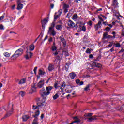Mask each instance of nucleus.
Returning a JSON list of instances; mask_svg holds the SVG:
<instances>
[{"label":"nucleus","instance_id":"nucleus-39","mask_svg":"<svg viewBox=\"0 0 124 124\" xmlns=\"http://www.w3.org/2000/svg\"><path fill=\"white\" fill-rule=\"evenodd\" d=\"M46 22H48V19L45 18L44 20L41 21V23H44V24H46Z\"/></svg>","mask_w":124,"mask_h":124},{"label":"nucleus","instance_id":"nucleus-45","mask_svg":"<svg viewBox=\"0 0 124 124\" xmlns=\"http://www.w3.org/2000/svg\"><path fill=\"white\" fill-rule=\"evenodd\" d=\"M115 46H116V47H121V44H120L119 43H116V44H115Z\"/></svg>","mask_w":124,"mask_h":124},{"label":"nucleus","instance_id":"nucleus-24","mask_svg":"<svg viewBox=\"0 0 124 124\" xmlns=\"http://www.w3.org/2000/svg\"><path fill=\"white\" fill-rule=\"evenodd\" d=\"M29 50L30 51H33V50H34V45L32 44L30 45L29 46Z\"/></svg>","mask_w":124,"mask_h":124},{"label":"nucleus","instance_id":"nucleus-50","mask_svg":"<svg viewBox=\"0 0 124 124\" xmlns=\"http://www.w3.org/2000/svg\"><path fill=\"white\" fill-rule=\"evenodd\" d=\"M65 82H63L62 84L61 85V87L64 88L65 87Z\"/></svg>","mask_w":124,"mask_h":124},{"label":"nucleus","instance_id":"nucleus-11","mask_svg":"<svg viewBox=\"0 0 124 124\" xmlns=\"http://www.w3.org/2000/svg\"><path fill=\"white\" fill-rule=\"evenodd\" d=\"M68 26L70 27V28H74V27H75V23L72 22V21L71 20H69L68 22Z\"/></svg>","mask_w":124,"mask_h":124},{"label":"nucleus","instance_id":"nucleus-23","mask_svg":"<svg viewBox=\"0 0 124 124\" xmlns=\"http://www.w3.org/2000/svg\"><path fill=\"white\" fill-rule=\"evenodd\" d=\"M26 81H27V79L24 78L21 80H20L18 83V84H25L26 83Z\"/></svg>","mask_w":124,"mask_h":124},{"label":"nucleus","instance_id":"nucleus-2","mask_svg":"<svg viewBox=\"0 0 124 124\" xmlns=\"http://www.w3.org/2000/svg\"><path fill=\"white\" fill-rule=\"evenodd\" d=\"M8 108L10 110L7 112L6 114L5 115V117H3V119H6V118H8V117L12 115V113L13 112V104H9L8 106Z\"/></svg>","mask_w":124,"mask_h":124},{"label":"nucleus","instance_id":"nucleus-41","mask_svg":"<svg viewBox=\"0 0 124 124\" xmlns=\"http://www.w3.org/2000/svg\"><path fill=\"white\" fill-rule=\"evenodd\" d=\"M35 109H38V105H33V110H35Z\"/></svg>","mask_w":124,"mask_h":124},{"label":"nucleus","instance_id":"nucleus-54","mask_svg":"<svg viewBox=\"0 0 124 124\" xmlns=\"http://www.w3.org/2000/svg\"><path fill=\"white\" fill-rule=\"evenodd\" d=\"M112 34L113 35V38H116V32L113 31L112 32Z\"/></svg>","mask_w":124,"mask_h":124},{"label":"nucleus","instance_id":"nucleus-22","mask_svg":"<svg viewBox=\"0 0 124 124\" xmlns=\"http://www.w3.org/2000/svg\"><path fill=\"white\" fill-rule=\"evenodd\" d=\"M29 118H30V117L28 115H24L22 117V119L23 120L24 122H26V121H28Z\"/></svg>","mask_w":124,"mask_h":124},{"label":"nucleus","instance_id":"nucleus-32","mask_svg":"<svg viewBox=\"0 0 124 124\" xmlns=\"http://www.w3.org/2000/svg\"><path fill=\"white\" fill-rule=\"evenodd\" d=\"M58 84H59V81H56L55 82L54 86V88H55V89H58Z\"/></svg>","mask_w":124,"mask_h":124},{"label":"nucleus","instance_id":"nucleus-42","mask_svg":"<svg viewBox=\"0 0 124 124\" xmlns=\"http://www.w3.org/2000/svg\"><path fill=\"white\" fill-rule=\"evenodd\" d=\"M86 116L87 117V118H91V117L93 116V113H88V114H86Z\"/></svg>","mask_w":124,"mask_h":124},{"label":"nucleus","instance_id":"nucleus-58","mask_svg":"<svg viewBox=\"0 0 124 124\" xmlns=\"http://www.w3.org/2000/svg\"><path fill=\"white\" fill-rule=\"evenodd\" d=\"M79 86H82V85H84V82L83 81H81V82H79Z\"/></svg>","mask_w":124,"mask_h":124},{"label":"nucleus","instance_id":"nucleus-55","mask_svg":"<svg viewBox=\"0 0 124 124\" xmlns=\"http://www.w3.org/2000/svg\"><path fill=\"white\" fill-rule=\"evenodd\" d=\"M113 43H114V42H110V44L108 45V46H109V47H112V46H113Z\"/></svg>","mask_w":124,"mask_h":124},{"label":"nucleus","instance_id":"nucleus-46","mask_svg":"<svg viewBox=\"0 0 124 124\" xmlns=\"http://www.w3.org/2000/svg\"><path fill=\"white\" fill-rule=\"evenodd\" d=\"M45 24L46 25V23H42V27L43 30H44V29H45Z\"/></svg>","mask_w":124,"mask_h":124},{"label":"nucleus","instance_id":"nucleus-53","mask_svg":"<svg viewBox=\"0 0 124 124\" xmlns=\"http://www.w3.org/2000/svg\"><path fill=\"white\" fill-rule=\"evenodd\" d=\"M4 19V16L2 15L0 17V22L1 21V20H3Z\"/></svg>","mask_w":124,"mask_h":124},{"label":"nucleus","instance_id":"nucleus-9","mask_svg":"<svg viewBox=\"0 0 124 124\" xmlns=\"http://www.w3.org/2000/svg\"><path fill=\"white\" fill-rule=\"evenodd\" d=\"M37 85V89H41V88H42L44 86V80H40Z\"/></svg>","mask_w":124,"mask_h":124},{"label":"nucleus","instance_id":"nucleus-15","mask_svg":"<svg viewBox=\"0 0 124 124\" xmlns=\"http://www.w3.org/2000/svg\"><path fill=\"white\" fill-rule=\"evenodd\" d=\"M60 39L61 40V42L63 43V45H64V46L66 45V42H65V40H64V38H63V36H61L60 37Z\"/></svg>","mask_w":124,"mask_h":124},{"label":"nucleus","instance_id":"nucleus-37","mask_svg":"<svg viewBox=\"0 0 124 124\" xmlns=\"http://www.w3.org/2000/svg\"><path fill=\"white\" fill-rule=\"evenodd\" d=\"M58 98L59 95L58 94V93H56L54 96H53V99H54V100H56V99Z\"/></svg>","mask_w":124,"mask_h":124},{"label":"nucleus","instance_id":"nucleus-21","mask_svg":"<svg viewBox=\"0 0 124 124\" xmlns=\"http://www.w3.org/2000/svg\"><path fill=\"white\" fill-rule=\"evenodd\" d=\"M56 30H58V31H61L62 29V24H58L55 27Z\"/></svg>","mask_w":124,"mask_h":124},{"label":"nucleus","instance_id":"nucleus-1","mask_svg":"<svg viewBox=\"0 0 124 124\" xmlns=\"http://www.w3.org/2000/svg\"><path fill=\"white\" fill-rule=\"evenodd\" d=\"M24 53V50L22 48H20L16 50L14 55L11 57V59L14 58L13 60L17 59L18 57L21 56Z\"/></svg>","mask_w":124,"mask_h":124},{"label":"nucleus","instance_id":"nucleus-17","mask_svg":"<svg viewBox=\"0 0 124 124\" xmlns=\"http://www.w3.org/2000/svg\"><path fill=\"white\" fill-rule=\"evenodd\" d=\"M69 76L70 77L71 79H74L76 76V74L75 73L72 72L69 74Z\"/></svg>","mask_w":124,"mask_h":124},{"label":"nucleus","instance_id":"nucleus-57","mask_svg":"<svg viewBox=\"0 0 124 124\" xmlns=\"http://www.w3.org/2000/svg\"><path fill=\"white\" fill-rule=\"evenodd\" d=\"M76 84H79L80 83V79L76 80Z\"/></svg>","mask_w":124,"mask_h":124},{"label":"nucleus","instance_id":"nucleus-29","mask_svg":"<svg viewBox=\"0 0 124 124\" xmlns=\"http://www.w3.org/2000/svg\"><path fill=\"white\" fill-rule=\"evenodd\" d=\"M38 74L39 75H44V74H45V72H43L41 69H39Z\"/></svg>","mask_w":124,"mask_h":124},{"label":"nucleus","instance_id":"nucleus-28","mask_svg":"<svg viewBox=\"0 0 124 124\" xmlns=\"http://www.w3.org/2000/svg\"><path fill=\"white\" fill-rule=\"evenodd\" d=\"M107 36H108V32H105L103 34V39H105L107 38Z\"/></svg>","mask_w":124,"mask_h":124},{"label":"nucleus","instance_id":"nucleus-16","mask_svg":"<svg viewBox=\"0 0 124 124\" xmlns=\"http://www.w3.org/2000/svg\"><path fill=\"white\" fill-rule=\"evenodd\" d=\"M88 122H92V121H93L94 120H95L96 119V116H91L90 117L87 118Z\"/></svg>","mask_w":124,"mask_h":124},{"label":"nucleus","instance_id":"nucleus-44","mask_svg":"<svg viewBox=\"0 0 124 124\" xmlns=\"http://www.w3.org/2000/svg\"><path fill=\"white\" fill-rule=\"evenodd\" d=\"M86 53H87V54H91V50L90 49V48H88L87 49V50L86 51Z\"/></svg>","mask_w":124,"mask_h":124},{"label":"nucleus","instance_id":"nucleus-26","mask_svg":"<svg viewBox=\"0 0 124 124\" xmlns=\"http://www.w3.org/2000/svg\"><path fill=\"white\" fill-rule=\"evenodd\" d=\"M67 8H69V5L67 4H63V9H67Z\"/></svg>","mask_w":124,"mask_h":124},{"label":"nucleus","instance_id":"nucleus-43","mask_svg":"<svg viewBox=\"0 0 124 124\" xmlns=\"http://www.w3.org/2000/svg\"><path fill=\"white\" fill-rule=\"evenodd\" d=\"M16 7V5L14 4L11 6V9H12V10H14V9H15Z\"/></svg>","mask_w":124,"mask_h":124},{"label":"nucleus","instance_id":"nucleus-48","mask_svg":"<svg viewBox=\"0 0 124 124\" xmlns=\"http://www.w3.org/2000/svg\"><path fill=\"white\" fill-rule=\"evenodd\" d=\"M88 24L89 25V26H92L93 22L92 21H89L88 23Z\"/></svg>","mask_w":124,"mask_h":124},{"label":"nucleus","instance_id":"nucleus-6","mask_svg":"<svg viewBox=\"0 0 124 124\" xmlns=\"http://www.w3.org/2000/svg\"><path fill=\"white\" fill-rule=\"evenodd\" d=\"M32 57V53L29 51L28 50L26 51V54L25 56V58L26 59V60H29L30 58H31Z\"/></svg>","mask_w":124,"mask_h":124},{"label":"nucleus","instance_id":"nucleus-12","mask_svg":"<svg viewBox=\"0 0 124 124\" xmlns=\"http://www.w3.org/2000/svg\"><path fill=\"white\" fill-rule=\"evenodd\" d=\"M92 65L95 66V67H98V68H101V64L100 63H97L96 62H93L92 63Z\"/></svg>","mask_w":124,"mask_h":124},{"label":"nucleus","instance_id":"nucleus-51","mask_svg":"<svg viewBox=\"0 0 124 124\" xmlns=\"http://www.w3.org/2000/svg\"><path fill=\"white\" fill-rule=\"evenodd\" d=\"M111 30V28L108 27L106 28V31H110V30Z\"/></svg>","mask_w":124,"mask_h":124},{"label":"nucleus","instance_id":"nucleus-38","mask_svg":"<svg viewBox=\"0 0 124 124\" xmlns=\"http://www.w3.org/2000/svg\"><path fill=\"white\" fill-rule=\"evenodd\" d=\"M52 51H56L57 50V46H52Z\"/></svg>","mask_w":124,"mask_h":124},{"label":"nucleus","instance_id":"nucleus-49","mask_svg":"<svg viewBox=\"0 0 124 124\" xmlns=\"http://www.w3.org/2000/svg\"><path fill=\"white\" fill-rule=\"evenodd\" d=\"M36 70H37V67H35L33 70L35 74H36Z\"/></svg>","mask_w":124,"mask_h":124},{"label":"nucleus","instance_id":"nucleus-34","mask_svg":"<svg viewBox=\"0 0 124 124\" xmlns=\"http://www.w3.org/2000/svg\"><path fill=\"white\" fill-rule=\"evenodd\" d=\"M55 22H52L51 27H49V29H54V28H55Z\"/></svg>","mask_w":124,"mask_h":124},{"label":"nucleus","instance_id":"nucleus-33","mask_svg":"<svg viewBox=\"0 0 124 124\" xmlns=\"http://www.w3.org/2000/svg\"><path fill=\"white\" fill-rule=\"evenodd\" d=\"M63 53H64V54L66 57L69 56V54L68 53V52H67V50H66V51L63 50Z\"/></svg>","mask_w":124,"mask_h":124},{"label":"nucleus","instance_id":"nucleus-59","mask_svg":"<svg viewBox=\"0 0 124 124\" xmlns=\"http://www.w3.org/2000/svg\"><path fill=\"white\" fill-rule=\"evenodd\" d=\"M82 0H75V2H76V3H79V1H81Z\"/></svg>","mask_w":124,"mask_h":124},{"label":"nucleus","instance_id":"nucleus-60","mask_svg":"<svg viewBox=\"0 0 124 124\" xmlns=\"http://www.w3.org/2000/svg\"><path fill=\"white\" fill-rule=\"evenodd\" d=\"M62 9H60L59 10L58 12L59 13V15H61V14H62Z\"/></svg>","mask_w":124,"mask_h":124},{"label":"nucleus","instance_id":"nucleus-61","mask_svg":"<svg viewBox=\"0 0 124 124\" xmlns=\"http://www.w3.org/2000/svg\"><path fill=\"white\" fill-rule=\"evenodd\" d=\"M107 38H113V36H111V35H108V36L107 37Z\"/></svg>","mask_w":124,"mask_h":124},{"label":"nucleus","instance_id":"nucleus-14","mask_svg":"<svg viewBox=\"0 0 124 124\" xmlns=\"http://www.w3.org/2000/svg\"><path fill=\"white\" fill-rule=\"evenodd\" d=\"M118 4L119 3L117 0H114L112 6L113 7V8H117V7H118Z\"/></svg>","mask_w":124,"mask_h":124},{"label":"nucleus","instance_id":"nucleus-25","mask_svg":"<svg viewBox=\"0 0 124 124\" xmlns=\"http://www.w3.org/2000/svg\"><path fill=\"white\" fill-rule=\"evenodd\" d=\"M91 84H88L87 85V86L85 88L84 91H86V92H88V91H90V87H91Z\"/></svg>","mask_w":124,"mask_h":124},{"label":"nucleus","instance_id":"nucleus-40","mask_svg":"<svg viewBox=\"0 0 124 124\" xmlns=\"http://www.w3.org/2000/svg\"><path fill=\"white\" fill-rule=\"evenodd\" d=\"M58 18H59V15H58L56 16L54 15V22H56V21H57V19H58Z\"/></svg>","mask_w":124,"mask_h":124},{"label":"nucleus","instance_id":"nucleus-47","mask_svg":"<svg viewBox=\"0 0 124 124\" xmlns=\"http://www.w3.org/2000/svg\"><path fill=\"white\" fill-rule=\"evenodd\" d=\"M0 30H4V27L2 24L0 25Z\"/></svg>","mask_w":124,"mask_h":124},{"label":"nucleus","instance_id":"nucleus-7","mask_svg":"<svg viewBox=\"0 0 124 124\" xmlns=\"http://www.w3.org/2000/svg\"><path fill=\"white\" fill-rule=\"evenodd\" d=\"M54 55L56 56L58 60H61L62 59V53H60V52H56L54 53Z\"/></svg>","mask_w":124,"mask_h":124},{"label":"nucleus","instance_id":"nucleus-35","mask_svg":"<svg viewBox=\"0 0 124 124\" xmlns=\"http://www.w3.org/2000/svg\"><path fill=\"white\" fill-rule=\"evenodd\" d=\"M65 68L66 69V71H67V70H68V68H69V63H66Z\"/></svg>","mask_w":124,"mask_h":124},{"label":"nucleus","instance_id":"nucleus-20","mask_svg":"<svg viewBox=\"0 0 124 124\" xmlns=\"http://www.w3.org/2000/svg\"><path fill=\"white\" fill-rule=\"evenodd\" d=\"M55 69V66H54V65L52 64H50L49 65L48 68L49 71H52V70H53V69Z\"/></svg>","mask_w":124,"mask_h":124},{"label":"nucleus","instance_id":"nucleus-10","mask_svg":"<svg viewBox=\"0 0 124 124\" xmlns=\"http://www.w3.org/2000/svg\"><path fill=\"white\" fill-rule=\"evenodd\" d=\"M17 10H21V9H22V8H23V3L22 2H17Z\"/></svg>","mask_w":124,"mask_h":124},{"label":"nucleus","instance_id":"nucleus-5","mask_svg":"<svg viewBox=\"0 0 124 124\" xmlns=\"http://www.w3.org/2000/svg\"><path fill=\"white\" fill-rule=\"evenodd\" d=\"M39 110H38L35 112V115L33 116L35 119L33 120L32 124H38V118H37V117L39 116Z\"/></svg>","mask_w":124,"mask_h":124},{"label":"nucleus","instance_id":"nucleus-18","mask_svg":"<svg viewBox=\"0 0 124 124\" xmlns=\"http://www.w3.org/2000/svg\"><path fill=\"white\" fill-rule=\"evenodd\" d=\"M101 21H99L97 24L95 26V29L97 31L99 28H101L100 25H101Z\"/></svg>","mask_w":124,"mask_h":124},{"label":"nucleus","instance_id":"nucleus-27","mask_svg":"<svg viewBox=\"0 0 124 124\" xmlns=\"http://www.w3.org/2000/svg\"><path fill=\"white\" fill-rule=\"evenodd\" d=\"M19 94L21 95L22 97H24V96H25V95H26V92H25L24 91H21L19 93Z\"/></svg>","mask_w":124,"mask_h":124},{"label":"nucleus","instance_id":"nucleus-19","mask_svg":"<svg viewBox=\"0 0 124 124\" xmlns=\"http://www.w3.org/2000/svg\"><path fill=\"white\" fill-rule=\"evenodd\" d=\"M46 92H47V93H49V94H50V93H51L50 91H51L52 90H53V87L52 86L46 87Z\"/></svg>","mask_w":124,"mask_h":124},{"label":"nucleus","instance_id":"nucleus-63","mask_svg":"<svg viewBox=\"0 0 124 124\" xmlns=\"http://www.w3.org/2000/svg\"><path fill=\"white\" fill-rule=\"evenodd\" d=\"M121 110H124V105H122L121 107Z\"/></svg>","mask_w":124,"mask_h":124},{"label":"nucleus","instance_id":"nucleus-56","mask_svg":"<svg viewBox=\"0 0 124 124\" xmlns=\"http://www.w3.org/2000/svg\"><path fill=\"white\" fill-rule=\"evenodd\" d=\"M82 30L83 31H86V27H85V26H83L82 27Z\"/></svg>","mask_w":124,"mask_h":124},{"label":"nucleus","instance_id":"nucleus-8","mask_svg":"<svg viewBox=\"0 0 124 124\" xmlns=\"http://www.w3.org/2000/svg\"><path fill=\"white\" fill-rule=\"evenodd\" d=\"M48 33L50 34V35H52L53 36H55L56 34H57V32L54 29H49Z\"/></svg>","mask_w":124,"mask_h":124},{"label":"nucleus","instance_id":"nucleus-3","mask_svg":"<svg viewBox=\"0 0 124 124\" xmlns=\"http://www.w3.org/2000/svg\"><path fill=\"white\" fill-rule=\"evenodd\" d=\"M45 99H46V97L43 98L41 101L38 102L37 103V105H38V110L39 109V108H41L42 107H44V106H46L47 104L45 102Z\"/></svg>","mask_w":124,"mask_h":124},{"label":"nucleus","instance_id":"nucleus-36","mask_svg":"<svg viewBox=\"0 0 124 124\" xmlns=\"http://www.w3.org/2000/svg\"><path fill=\"white\" fill-rule=\"evenodd\" d=\"M73 19H74L75 20H77V19H78V16H77V14H74L73 16Z\"/></svg>","mask_w":124,"mask_h":124},{"label":"nucleus","instance_id":"nucleus-4","mask_svg":"<svg viewBox=\"0 0 124 124\" xmlns=\"http://www.w3.org/2000/svg\"><path fill=\"white\" fill-rule=\"evenodd\" d=\"M40 94L41 95V96L43 97V98H45V96H47L49 95V92H47L45 90V88H43L40 90Z\"/></svg>","mask_w":124,"mask_h":124},{"label":"nucleus","instance_id":"nucleus-31","mask_svg":"<svg viewBox=\"0 0 124 124\" xmlns=\"http://www.w3.org/2000/svg\"><path fill=\"white\" fill-rule=\"evenodd\" d=\"M4 56L5 57H6V58H9V57H10V53H9L8 52H5L4 54Z\"/></svg>","mask_w":124,"mask_h":124},{"label":"nucleus","instance_id":"nucleus-62","mask_svg":"<svg viewBox=\"0 0 124 124\" xmlns=\"http://www.w3.org/2000/svg\"><path fill=\"white\" fill-rule=\"evenodd\" d=\"M63 9L64 10V12L65 13H66V12H68V9Z\"/></svg>","mask_w":124,"mask_h":124},{"label":"nucleus","instance_id":"nucleus-52","mask_svg":"<svg viewBox=\"0 0 124 124\" xmlns=\"http://www.w3.org/2000/svg\"><path fill=\"white\" fill-rule=\"evenodd\" d=\"M17 2L24 3L25 2V1H24V0H17Z\"/></svg>","mask_w":124,"mask_h":124},{"label":"nucleus","instance_id":"nucleus-13","mask_svg":"<svg viewBox=\"0 0 124 124\" xmlns=\"http://www.w3.org/2000/svg\"><path fill=\"white\" fill-rule=\"evenodd\" d=\"M73 119H74L75 121L72 122L73 124H74V123H77V124H79V123L81 122V120H80V119H79L77 116L73 117Z\"/></svg>","mask_w":124,"mask_h":124},{"label":"nucleus","instance_id":"nucleus-30","mask_svg":"<svg viewBox=\"0 0 124 124\" xmlns=\"http://www.w3.org/2000/svg\"><path fill=\"white\" fill-rule=\"evenodd\" d=\"M31 88L32 91L35 92V89H36V88L35 87V85L34 84H32Z\"/></svg>","mask_w":124,"mask_h":124},{"label":"nucleus","instance_id":"nucleus-64","mask_svg":"<svg viewBox=\"0 0 124 124\" xmlns=\"http://www.w3.org/2000/svg\"><path fill=\"white\" fill-rule=\"evenodd\" d=\"M114 47H112V48H111L110 49V52H114Z\"/></svg>","mask_w":124,"mask_h":124}]
</instances>
